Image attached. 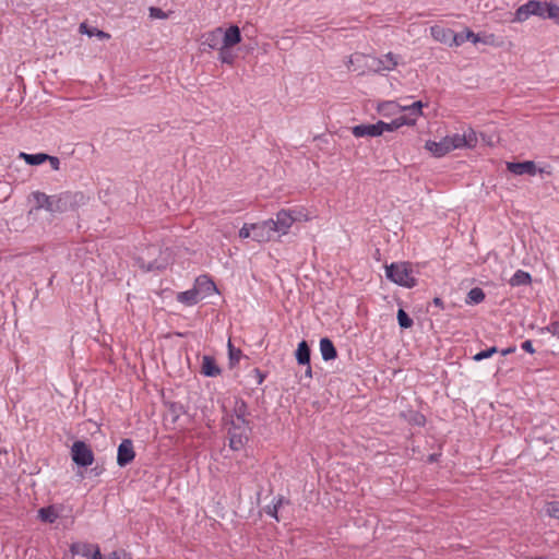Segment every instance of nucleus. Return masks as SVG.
I'll use <instances>...</instances> for the list:
<instances>
[{
	"label": "nucleus",
	"instance_id": "13d9d810",
	"mask_svg": "<svg viewBox=\"0 0 559 559\" xmlns=\"http://www.w3.org/2000/svg\"><path fill=\"white\" fill-rule=\"evenodd\" d=\"M32 199H34V198H33V193L31 194V198H28V201H32ZM33 201L35 202V200H33ZM32 210H36V207H35V203L33 204Z\"/></svg>",
	"mask_w": 559,
	"mask_h": 559
},
{
	"label": "nucleus",
	"instance_id": "a211bd4d",
	"mask_svg": "<svg viewBox=\"0 0 559 559\" xmlns=\"http://www.w3.org/2000/svg\"><path fill=\"white\" fill-rule=\"evenodd\" d=\"M200 299V293L199 288L195 286L189 290L181 292L177 294V301L186 305V306H193L198 304Z\"/></svg>",
	"mask_w": 559,
	"mask_h": 559
},
{
	"label": "nucleus",
	"instance_id": "a878e982",
	"mask_svg": "<svg viewBox=\"0 0 559 559\" xmlns=\"http://www.w3.org/2000/svg\"><path fill=\"white\" fill-rule=\"evenodd\" d=\"M485 297L486 295L480 287H474L468 292L465 301L467 305H478L484 301Z\"/></svg>",
	"mask_w": 559,
	"mask_h": 559
},
{
	"label": "nucleus",
	"instance_id": "37998d69",
	"mask_svg": "<svg viewBox=\"0 0 559 559\" xmlns=\"http://www.w3.org/2000/svg\"><path fill=\"white\" fill-rule=\"evenodd\" d=\"M239 237L243 239L249 237L252 238L251 225L248 226L247 224H245L243 227L239 230Z\"/></svg>",
	"mask_w": 559,
	"mask_h": 559
},
{
	"label": "nucleus",
	"instance_id": "bb28decb",
	"mask_svg": "<svg viewBox=\"0 0 559 559\" xmlns=\"http://www.w3.org/2000/svg\"><path fill=\"white\" fill-rule=\"evenodd\" d=\"M223 28L217 27L214 31L210 32L205 36L204 44L209 45L211 48H216L218 44L222 41Z\"/></svg>",
	"mask_w": 559,
	"mask_h": 559
},
{
	"label": "nucleus",
	"instance_id": "ea45409f",
	"mask_svg": "<svg viewBox=\"0 0 559 559\" xmlns=\"http://www.w3.org/2000/svg\"><path fill=\"white\" fill-rule=\"evenodd\" d=\"M396 119L399 121L400 127L414 126L416 122L415 118H412V116H409V114L397 117Z\"/></svg>",
	"mask_w": 559,
	"mask_h": 559
},
{
	"label": "nucleus",
	"instance_id": "ddd939ff",
	"mask_svg": "<svg viewBox=\"0 0 559 559\" xmlns=\"http://www.w3.org/2000/svg\"><path fill=\"white\" fill-rule=\"evenodd\" d=\"M352 133L356 138H364V136H380L381 135V129L379 127V121L373 124H357L352 128Z\"/></svg>",
	"mask_w": 559,
	"mask_h": 559
},
{
	"label": "nucleus",
	"instance_id": "5fc2aeb1",
	"mask_svg": "<svg viewBox=\"0 0 559 559\" xmlns=\"http://www.w3.org/2000/svg\"><path fill=\"white\" fill-rule=\"evenodd\" d=\"M433 304H435L437 307H441V308L443 307V301H442V299H441V298H439V297L433 298Z\"/></svg>",
	"mask_w": 559,
	"mask_h": 559
},
{
	"label": "nucleus",
	"instance_id": "9d476101",
	"mask_svg": "<svg viewBox=\"0 0 559 559\" xmlns=\"http://www.w3.org/2000/svg\"><path fill=\"white\" fill-rule=\"evenodd\" d=\"M507 169L516 176H535L537 174V167L533 160L508 162Z\"/></svg>",
	"mask_w": 559,
	"mask_h": 559
},
{
	"label": "nucleus",
	"instance_id": "cd10ccee",
	"mask_svg": "<svg viewBox=\"0 0 559 559\" xmlns=\"http://www.w3.org/2000/svg\"><path fill=\"white\" fill-rule=\"evenodd\" d=\"M197 288H199V293L205 292L206 294H210L211 292H214L216 289V286L213 281H211L207 276H200L195 280Z\"/></svg>",
	"mask_w": 559,
	"mask_h": 559
},
{
	"label": "nucleus",
	"instance_id": "f704fd0d",
	"mask_svg": "<svg viewBox=\"0 0 559 559\" xmlns=\"http://www.w3.org/2000/svg\"><path fill=\"white\" fill-rule=\"evenodd\" d=\"M545 19L554 20L557 23L559 20V7L547 3V7L545 8Z\"/></svg>",
	"mask_w": 559,
	"mask_h": 559
},
{
	"label": "nucleus",
	"instance_id": "2eb2a0df",
	"mask_svg": "<svg viewBox=\"0 0 559 559\" xmlns=\"http://www.w3.org/2000/svg\"><path fill=\"white\" fill-rule=\"evenodd\" d=\"M241 41L240 28L237 25L229 26L222 35V45L234 47Z\"/></svg>",
	"mask_w": 559,
	"mask_h": 559
},
{
	"label": "nucleus",
	"instance_id": "4468645a",
	"mask_svg": "<svg viewBox=\"0 0 559 559\" xmlns=\"http://www.w3.org/2000/svg\"><path fill=\"white\" fill-rule=\"evenodd\" d=\"M425 147L436 157H442L452 151L450 141L444 136L440 142L427 141Z\"/></svg>",
	"mask_w": 559,
	"mask_h": 559
},
{
	"label": "nucleus",
	"instance_id": "4be33fe9",
	"mask_svg": "<svg viewBox=\"0 0 559 559\" xmlns=\"http://www.w3.org/2000/svg\"><path fill=\"white\" fill-rule=\"evenodd\" d=\"M234 413L237 417L238 423L248 424V425L250 424L246 419V416L248 415V405L243 400H241V399L236 400Z\"/></svg>",
	"mask_w": 559,
	"mask_h": 559
},
{
	"label": "nucleus",
	"instance_id": "39448f33",
	"mask_svg": "<svg viewBox=\"0 0 559 559\" xmlns=\"http://www.w3.org/2000/svg\"><path fill=\"white\" fill-rule=\"evenodd\" d=\"M251 428L248 424L238 423L230 420V427L228 429L229 448L234 451L243 449L249 440L248 431Z\"/></svg>",
	"mask_w": 559,
	"mask_h": 559
},
{
	"label": "nucleus",
	"instance_id": "f8f14e48",
	"mask_svg": "<svg viewBox=\"0 0 559 559\" xmlns=\"http://www.w3.org/2000/svg\"><path fill=\"white\" fill-rule=\"evenodd\" d=\"M399 64V56L393 52H388L383 58L373 59L372 68L376 72L391 71Z\"/></svg>",
	"mask_w": 559,
	"mask_h": 559
},
{
	"label": "nucleus",
	"instance_id": "393cba45",
	"mask_svg": "<svg viewBox=\"0 0 559 559\" xmlns=\"http://www.w3.org/2000/svg\"><path fill=\"white\" fill-rule=\"evenodd\" d=\"M21 158H23L28 165L37 166L46 162L49 158V155L46 153H37V154H27L21 153Z\"/></svg>",
	"mask_w": 559,
	"mask_h": 559
},
{
	"label": "nucleus",
	"instance_id": "1a4fd4ad",
	"mask_svg": "<svg viewBox=\"0 0 559 559\" xmlns=\"http://www.w3.org/2000/svg\"><path fill=\"white\" fill-rule=\"evenodd\" d=\"M135 457L133 442L131 439H123L117 451V464L124 467L130 464Z\"/></svg>",
	"mask_w": 559,
	"mask_h": 559
},
{
	"label": "nucleus",
	"instance_id": "473e14b6",
	"mask_svg": "<svg viewBox=\"0 0 559 559\" xmlns=\"http://www.w3.org/2000/svg\"><path fill=\"white\" fill-rule=\"evenodd\" d=\"M448 140L450 141V146L452 147V151L455 148H462L465 147L466 140L463 138L460 133H454L452 135H447Z\"/></svg>",
	"mask_w": 559,
	"mask_h": 559
},
{
	"label": "nucleus",
	"instance_id": "7c9ffc66",
	"mask_svg": "<svg viewBox=\"0 0 559 559\" xmlns=\"http://www.w3.org/2000/svg\"><path fill=\"white\" fill-rule=\"evenodd\" d=\"M230 48L231 47H225L224 45H222V47L219 48L218 59L223 63H227V64H233L234 63L235 55L233 53Z\"/></svg>",
	"mask_w": 559,
	"mask_h": 559
},
{
	"label": "nucleus",
	"instance_id": "864d4df0",
	"mask_svg": "<svg viewBox=\"0 0 559 559\" xmlns=\"http://www.w3.org/2000/svg\"><path fill=\"white\" fill-rule=\"evenodd\" d=\"M306 366H307V368H306V371H305V377L311 379L312 378L311 365L309 364V365H306Z\"/></svg>",
	"mask_w": 559,
	"mask_h": 559
},
{
	"label": "nucleus",
	"instance_id": "6e6d98bb",
	"mask_svg": "<svg viewBox=\"0 0 559 559\" xmlns=\"http://www.w3.org/2000/svg\"><path fill=\"white\" fill-rule=\"evenodd\" d=\"M254 371H255V373H257V376H258V383H259V384H260V383H262V381H263V379H264V376L260 372V370H259V369H255Z\"/></svg>",
	"mask_w": 559,
	"mask_h": 559
},
{
	"label": "nucleus",
	"instance_id": "0eeeda50",
	"mask_svg": "<svg viewBox=\"0 0 559 559\" xmlns=\"http://www.w3.org/2000/svg\"><path fill=\"white\" fill-rule=\"evenodd\" d=\"M546 7L547 2L530 0L528 2L516 9L514 21L523 22L527 20L531 15H536L545 19Z\"/></svg>",
	"mask_w": 559,
	"mask_h": 559
},
{
	"label": "nucleus",
	"instance_id": "dca6fc26",
	"mask_svg": "<svg viewBox=\"0 0 559 559\" xmlns=\"http://www.w3.org/2000/svg\"><path fill=\"white\" fill-rule=\"evenodd\" d=\"M201 371L205 377H217L222 373V369L216 364V360L212 356H203Z\"/></svg>",
	"mask_w": 559,
	"mask_h": 559
},
{
	"label": "nucleus",
	"instance_id": "bf43d9fd",
	"mask_svg": "<svg viewBox=\"0 0 559 559\" xmlns=\"http://www.w3.org/2000/svg\"><path fill=\"white\" fill-rule=\"evenodd\" d=\"M537 559H542V558H538V557H537Z\"/></svg>",
	"mask_w": 559,
	"mask_h": 559
},
{
	"label": "nucleus",
	"instance_id": "6e6552de",
	"mask_svg": "<svg viewBox=\"0 0 559 559\" xmlns=\"http://www.w3.org/2000/svg\"><path fill=\"white\" fill-rule=\"evenodd\" d=\"M430 34L435 40L448 44L449 46H461V36H455V33L451 28H445L439 25L430 27Z\"/></svg>",
	"mask_w": 559,
	"mask_h": 559
},
{
	"label": "nucleus",
	"instance_id": "20e7f679",
	"mask_svg": "<svg viewBox=\"0 0 559 559\" xmlns=\"http://www.w3.org/2000/svg\"><path fill=\"white\" fill-rule=\"evenodd\" d=\"M386 277L393 283L412 288L416 286L417 281L413 276L412 265L407 262L391 263L385 267Z\"/></svg>",
	"mask_w": 559,
	"mask_h": 559
},
{
	"label": "nucleus",
	"instance_id": "c756f323",
	"mask_svg": "<svg viewBox=\"0 0 559 559\" xmlns=\"http://www.w3.org/2000/svg\"><path fill=\"white\" fill-rule=\"evenodd\" d=\"M397 322L401 329H409L413 326V319L402 308L397 311Z\"/></svg>",
	"mask_w": 559,
	"mask_h": 559
},
{
	"label": "nucleus",
	"instance_id": "72a5a7b5",
	"mask_svg": "<svg viewBox=\"0 0 559 559\" xmlns=\"http://www.w3.org/2000/svg\"><path fill=\"white\" fill-rule=\"evenodd\" d=\"M499 350L496 346H491L485 350H480L479 353L473 356L474 361H481L484 359L490 358L493 354H497Z\"/></svg>",
	"mask_w": 559,
	"mask_h": 559
},
{
	"label": "nucleus",
	"instance_id": "c85d7f7f",
	"mask_svg": "<svg viewBox=\"0 0 559 559\" xmlns=\"http://www.w3.org/2000/svg\"><path fill=\"white\" fill-rule=\"evenodd\" d=\"M424 106L425 104L421 100H417L409 106L402 107V109L408 111L409 116L416 120L419 116L423 115L421 110Z\"/></svg>",
	"mask_w": 559,
	"mask_h": 559
},
{
	"label": "nucleus",
	"instance_id": "09e8293b",
	"mask_svg": "<svg viewBox=\"0 0 559 559\" xmlns=\"http://www.w3.org/2000/svg\"><path fill=\"white\" fill-rule=\"evenodd\" d=\"M522 349L530 353V354H533L535 352L534 347H533V343L532 341L527 340V341H524L521 345Z\"/></svg>",
	"mask_w": 559,
	"mask_h": 559
},
{
	"label": "nucleus",
	"instance_id": "2f4dec72",
	"mask_svg": "<svg viewBox=\"0 0 559 559\" xmlns=\"http://www.w3.org/2000/svg\"><path fill=\"white\" fill-rule=\"evenodd\" d=\"M241 357V350L239 348L234 347L231 341H228V358L229 365L233 368L236 364L239 362Z\"/></svg>",
	"mask_w": 559,
	"mask_h": 559
},
{
	"label": "nucleus",
	"instance_id": "e433bc0d",
	"mask_svg": "<svg viewBox=\"0 0 559 559\" xmlns=\"http://www.w3.org/2000/svg\"><path fill=\"white\" fill-rule=\"evenodd\" d=\"M379 127L381 129V134L384 132V131H389V132H392V131H395L397 130L400 127L399 124V121L397 119H393L391 122H384L382 120H379Z\"/></svg>",
	"mask_w": 559,
	"mask_h": 559
},
{
	"label": "nucleus",
	"instance_id": "5701e85b",
	"mask_svg": "<svg viewBox=\"0 0 559 559\" xmlns=\"http://www.w3.org/2000/svg\"><path fill=\"white\" fill-rule=\"evenodd\" d=\"M80 32L82 34H86L90 37L96 36L99 39H108L110 38V35L108 33H105L104 31H100L96 27L88 26L86 23L80 24Z\"/></svg>",
	"mask_w": 559,
	"mask_h": 559
},
{
	"label": "nucleus",
	"instance_id": "c03bdc74",
	"mask_svg": "<svg viewBox=\"0 0 559 559\" xmlns=\"http://www.w3.org/2000/svg\"><path fill=\"white\" fill-rule=\"evenodd\" d=\"M46 162H49V164L53 170H59L60 159L57 156L49 155V158H47Z\"/></svg>",
	"mask_w": 559,
	"mask_h": 559
},
{
	"label": "nucleus",
	"instance_id": "7ed1b4c3",
	"mask_svg": "<svg viewBox=\"0 0 559 559\" xmlns=\"http://www.w3.org/2000/svg\"><path fill=\"white\" fill-rule=\"evenodd\" d=\"M171 260L168 248L158 245H148L135 257V262L145 272L165 270Z\"/></svg>",
	"mask_w": 559,
	"mask_h": 559
},
{
	"label": "nucleus",
	"instance_id": "052dcab7",
	"mask_svg": "<svg viewBox=\"0 0 559 559\" xmlns=\"http://www.w3.org/2000/svg\"><path fill=\"white\" fill-rule=\"evenodd\" d=\"M535 559H537V558H535Z\"/></svg>",
	"mask_w": 559,
	"mask_h": 559
},
{
	"label": "nucleus",
	"instance_id": "412c9836",
	"mask_svg": "<svg viewBox=\"0 0 559 559\" xmlns=\"http://www.w3.org/2000/svg\"><path fill=\"white\" fill-rule=\"evenodd\" d=\"M532 282V276L528 272L523 270H518L513 276L510 278L509 284L511 286H524L530 285Z\"/></svg>",
	"mask_w": 559,
	"mask_h": 559
},
{
	"label": "nucleus",
	"instance_id": "f257e3e1",
	"mask_svg": "<svg viewBox=\"0 0 559 559\" xmlns=\"http://www.w3.org/2000/svg\"><path fill=\"white\" fill-rule=\"evenodd\" d=\"M301 219L309 221L311 217L304 212H277L276 219L270 218L251 224L252 239L258 242H267L287 234L292 224Z\"/></svg>",
	"mask_w": 559,
	"mask_h": 559
},
{
	"label": "nucleus",
	"instance_id": "de8ad7c7",
	"mask_svg": "<svg viewBox=\"0 0 559 559\" xmlns=\"http://www.w3.org/2000/svg\"><path fill=\"white\" fill-rule=\"evenodd\" d=\"M88 559H104V556L100 552L99 546L95 545L94 549L92 550Z\"/></svg>",
	"mask_w": 559,
	"mask_h": 559
},
{
	"label": "nucleus",
	"instance_id": "f03ea898",
	"mask_svg": "<svg viewBox=\"0 0 559 559\" xmlns=\"http://www.w3.org/2000/svg\"><path fill=\"white\" fill-rule=\"evenodd\" d=\"M36 210H75L87 206L91 195L82 191H63L57 195H47L44 192H33Z\"/></svg>",
	"mask_w": 559,
	"mask_h": 559
},
{
	"label": "nucleus",
	"instance_id": "6ab92c4d",
	"mask_svg": "<svg viewBox=\"0 0 559 559\" xmlns=\"http://www.w3.org/2000/svg\"><path fill=\"white\" fill-rule=\"evenodd\" d=\"M295 356H296V360L299 365H309L310 364L311 349L306 341H301L298 344Z\"/></svg>",
	"mask_w": 559,
	"mask_h": 559
},
{
	"label": "nucleus",
	"instance_id": "a19ab883",
	"mask_svg": "<svg viewBox=\"0 0 559 559\" xmlns=\"http://www.w3.org/2000/svg\"><path fill=\"white\" fill-rule=\"evenodd\" d=\"M150 16L153 19H166L168 15L159 8L151 7Z\"/></svg>",
	"mask_w": 559,
	"mask_h": 559
},
{
	"label": "nucleus",
	"instance_id": "79ce46f5",
	"mask_svg": "<svg viewBox=\"0 0 559 559\" xmlns=\"http://www.w3.org/2000/svg\"><path fill=\"white\" fill-rule=\"evenodd\" d=\"M265 513L278 521V516H277L278 508L276 504L272 503L270 506H266Z\"/></svg>",
	"mask_w": 559,
	"mask_h": 559
},
{
	"label": "nucleus",
	"instance_id": "3c124183",
	"mask_svg": "<svg viewBox=\"0 0 559 559\" xmlns=\"http://www.w3.org/2000/svg\"><path fill=\"white\" fill-rule=\"evenodd\" d=\"M515 352V346H510V347H507L504 349H502L500 353L502 356H507L509 354H512Z\"/></svg>",
	"mask_w": 559,
	"mask_h": 559
},
{
	"label": "nucleus",
	"instance_id": "4d7b16f0",
	"mask_svg": "<svg viewBox=\"0 0 559 559\" xmlns=\"http://www.w3.org/2000/svg\"><path fill=\"white\" fill-rule=\"evenodd\" d=\"M284 502V498L282 496L277 497L276 501L273 502V504H276L277 508L280 509V507L283 504Z\"/></svg>",
	"mask_w": 559,
	"mask_h": 559
},
{
	"label": "nucleus",
	"instance_id": "f3484780",
	"mask_svg": "<svg viewBox=\"0 0 559 559\" xmlns=\"http://www.w3.org/2000/svg\"><path fill=\"white\" fill-rule=\"evenodd\" d=\"M320 352L322 359L325 361L333 360L337 357V350L329 337H323L320 340Z\"/></svg>",
	"mask_w": 559,
	"mask_h": 559
},
{
	"label": "nucleus",
	"instance_id": "49530a36",
	"mask_svg": "<svg viewBox=\"0 0 559 559\" xmlns=\"http://www.w3.org/2000/svg\"><path fill=\"white\" fill-rule=\"evenodd\" d=\"M548 332L551 333L554 336L559 337V322H552L547 328Z\"/></svg>",
	"mask_w": 559,
	"mask_h": 559
},
{
	"label": "nucleus",
	"instance_id": "aec40b11",
	"mask_svg": "<svg viewBox=\"0 0 559 559\" xmlns=\"http://www.w3.org/2000/svg\"><path fill=\"white\" fill-rule=\"evenodd\" d=\"M94 547H95L94 544L78 542V543H73L70 545V552L73 556L80 555V556L88 559Z\"/></svg>",
	"mask_w": 559,
	"mask_h": 559
},
{
	"label": "nucleus",
	"instance_id": "603ef678",
	"mask_svg": "<svg viewBox=\"0 0 559 559\" xmlns=\"http://www.w3.org/2000/svg\"><path fill=\"white\" fill-rule=\"evenodd\" d=\"M104 559H121V557L118 551H111L106 558L104 557Z\"/></svg>",
	"mask_w": 559,
	"mask_h": 559
},
{
	"label": "nucleus",
	"instance_id": "b1692460",
	"mask_svg": "<svg viewBox=\"0 0 559 559\" xmlns=\"http://www.w3.org/2000/svg\"><path fill=\"white\" fill-rule=\"evenodd\" d=\"M38 518L45 523H53L58 518V513L53 506H49L38 510Z\"/></svg>",
	"mask_w": 559,
	"mask_h": 559
},
{
	"label": "nucleus",
	"instance_id": "423d86ee",
	"mask_svg": "<svg viewBox=\"0 0 559 559\" xmlns=\"http://www.w3.org/2000/svg\"><path fill=\"white\" fill-rule=\"evenodd\" d=\"M71 459L78 466L87 467L94 462V453L86 442L78 440L71 447Z\"/></svg>",
	"mask_w": 559,
	"mask_h": 559
},
{
	"label": "nucleus",
	"instance_id": "a18cd8bd",
	"mask_svg": "<svg viewBox=\"0 0 559 559\" xmlns=\"http://www.w3.org/2000/svg\"><path fill=\"white\" fill-rule=\"evenodd\" d=\"M170 412L174 415L173 421L175 423L178 419L180 413L182 412V406L177 405V404H171Z\"/></svg>",
	"mask_w": 559,
	"mask_h": 559
},
{
	"label": "nucleus",
	"instance_id": "58836bf2",
	"mask_svg": "<svg viewBox=\"0 0 559 559\" xmlns=\"http://www.w3.org/2000/svg\"><path fill=\"white\" fill-rule=\"evenodd\" d=\"M547 512L551 518L559 519V502H550L548 504Z\"/></svg>",
	"mask_w": 559,
	"mask_h": 559
},
{
	"label": "nucleus",
	"instance_id": "c9c22d12",
	"mask_svg": "<svg viewBox=\"0 0 559 559\" xmlns=\"http://www.w3.org/2000/svg\"><path fill=\"white\" fill-rule=\"evenodd\" d=\"M463 138L466 140V144H465V147H475L476 144H477V136H476V133L473 129H467L466 131H464V133L462 134Z\"/></svg>",
	"mask_w": 559,
	"mask_h": 559
},
{
	"label": "nucleus",
	"instance_id": "8fccbe9b",
	"mask_svg": "<svg viewBox=\"0 0 559 559\" xmlns=\"http://www.w3.org/2000/svg\"><path fill=\"white\" fill-rule=\"evenodd\" d=\"M105 468L103 466L96 465L91 469V474L95 477L100 476L104 473Z\"/></svg>",
	"mask_w": 559,
	"mask_h": 559
},
{
	"label": "nucleus",
	"instance_id": "4c0bfd02",
	"mask_svg": "<svg viewBox=\"0 0 559 559\" xmlns=\"http://www.w3.org/2000/svg\"><path fill=\"white\" fill-rule=\"evenodd\" d=\"M455 36H461V38H463L462 44L465 43L466 40H472L474 44L480 41L479 36L471 29H466V32L462 33H455Z\"/></svg>",
	"mask_w": 559,
	"mask_h": 559
},
{
	"label": "nucleus",
	"instance_id": "9b49d317",
	"mask_svg": "<svg viewBox=\"0 0 559 559\" xmlns=\"http://www.w3.org/2000/svg\"><path fill=\"white\" fill-rule=\"evenodd\" d=\"M33 212H20L17 215L7 219V225L10 230L24 231L32 222Z\"/></svg>",
	"mask_w": 559,
	"mask_h": 559
}]
</instances>
